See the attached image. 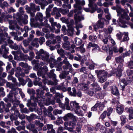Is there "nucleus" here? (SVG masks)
Segmentation results:
<instances>
[{
  "label": "nucleus",
  "mask_w": 133,
  "mask_h": 133,
  "mask_svg": "<svg viewBox=\"0 0 133 133\" xmlns=\"http://www.w3.org/2000/svg\"><path fill=\"white\" fill-rule=\"evenodd\" d=\"M89 4H88V6H91L93 5L94 2L93 0H89Z\"/></svg>",
  "instance_id": "nucleus-61"
},
{
  "label": "nucleus",
  "mask_w": 133,
  "mask_h": 133,
  "mask_svg": "<svg viewBox=\"0 0 133 133\" xmlns=\"http://www.w3.org/2000/svg\"><path fill=\"white\" fill-rule=\"evenodd\" d=\"M128 66L130 69L133 68V61H130L128 65Z\"/></svg>",
  "instance_id": "nucleus-46"
},
{
  "label": "nucleus",
  "mask_w": 133,
  "mask_h": 133,
  "mask_svg": "<svg viewBox=\"0 0 133 133\" xmlns=\"http://www.w3.org/2000/svg\"><path fill=\"white\" fill-rule=\"evenodd\" d=\"M61 85H57L56 87V89L57 90H61L62 87L64 85V83H62L60 84Z\"/></svg>",
  "instance_id": "nucleus-29"
},
{
  "label": "nucleus",
  "mask_w": 133,
  "mask_h": 133,
  "mask_svg": "<svg viewBox=\"0 0 133 133\" xmlns=\"http://www.w3.org/2000/svg\"><path fill=\"white\" fill-rule=\"evenodd\" d=\"M116 36L119 40H121L122 39L123 35L121 32H120V33L117 34L116 35Z\"/></svg>",
  "instance_id": "nucleus-35"
},
{
  "label": "nucleus",
  "mask_w": 133,
  "mask_h": 133,
  "mask_svg": "<svg viewBox=\"0 0 133 133\" xmlns=\"http://www.w3.org/2000/svg\"><path fill=\"white\" fill-rule=\"evenodd\" d=\"M63 19H64L65 23H66L67 24H70V22L69 21V20L67 19H66L64 17H62L61 18V19L62 21V22H63Z\"/></svg>",
  "instance_id": "nucleus-36"
},
{
  "label": "nucleus",
  "mask_w": 133,
  "mask_h": 133,
  "mask_svg": "<svg viewBox=\"0 0 133 133\" xmlns=\"http://www.w3.org/2000/svg\"><path fill=\"white\" fill-rule=\"evenodd\" d=\"M109 82H105L103 86V88L104 89H106V88L109 85Z\"/></svg>",
  "instance_id": "nucleus-48"
},
{
  "label": "nucleus",
  "mask_w": 133,
  "mask_h": 133,
  "mask_svg": "<svg viewBox=\"0 0 133 133\" xmlns=\"http://www.w3.org/2000/svg\"><path fill=\"white\" fill-rule=\"evenodd\" d=\"M71 117H70V119H71V121L69 122V126L73 127L75 125L78 118L77 117L74 116L71 113Z\"/></svg>",
  "instance_id": "nucleus-4"
},
{
  "label": "nucleus",
  "mask_w": 133,
  "mask_h": 133,
  "mask_svg": "<svg viewBox=\"0 0 133 133\" xmlns=\"http://www.w3.org/2000/svg\"><path fill=\"white\" fill-rule=\"evenodd\" d=\"M105 102L104 101V102L101 103V102L99 103V110L101 111H102L104 108L105 107L104 104L105 103Z\"/></svg>",
  "instance_id": "nucleus-26"
},
{
  "label": "nucleus",
  "mask_w": 133,
  "mask_h": 133,
  "mask_svg": "<svg viewBox=\"0 0 133 133\" xmlns=\"http://www.w3.org/2000/svg\"><path fill=\"white\" fill-rule=\"evenodd\" d=\"M125 11V10L121 8L119 9H117L116 11L117 13V16H118L121 15V13L123 12H124Z\"/></svg>",
  "instance_id": "nucleus-27"
},
{
  "label": "nucleus",
  "mask_w": 133,
  "mask_h": 133,
  "mask_svg": "<svg viewBox=\"0 0 133 133\" xmlns=\"http://www.w3.org/2000/svg\"><path fill=\"white\" fill-rule=\"evenodd\" d=\"M122 65L119 64L117 68L112 69L110 74V76L115 75L117 77H120L122 75L123 71Z\"/></svg>",
  "instance_id": "nucleus-2"
},
{
  "label": "nucleus",
  "mask_w": 133,
  "mask_h": 133,
  "mask_svg": "<svg viewBox=\"0 0 133 133\" xmlns=\"http://www.w3.org/2000/svg\"><path fill=\"white\" fill-rule=\"evenodd\" d=\"M125 128L126 129H128L129 130H133V127L131 126L128 124L126 125L125 126Z\"/></svg>",
  "instance_id": "nucleus-43"
},
{
  "label": "nucleus",
  "mask_w": 133,
  "mask_h": 133,
  "mask_svg": "<svg viewBox=\"0 0 133 133\" xmlns=\"http://www.w3.org/2000/svg\"><path fill=\"white\" fill-rule=\"evenodd\" d=\"M75 41L76 44L77 45H79L83 43V40L79 38L76 37L75 40Z\"/></svg>",
  "instance_id": "nucleus-11"
},
{
  "label": "nucleus",
  "mask_w": 133,
  "mask_h": 133,
  "mask_svg": "<svg viewBox=\"0 0 133 133\" xmlns=\"http://www.w3.org/2000/svg\"><path fill=\"white\" fill-rule=\"evenodd\" d=\"M68 30L67 31H70L71 32H73L74 30V29L72 27V25L70 26V25H68Z\"/></svg>",
  "instance_id": "nucleus-44"
},
{
  "label": "nucleus",
  "mask_w": 133,
  "mask_h": 133,
  "mask_svg": "<svg viewBox=\"0 0 133 133\" xmlns=\"http://www.w3.org/2000/svg\"><path fill=\"white\" fill-rule=\"evenodd\" d=\"M65 105H69V99L67 97H66L65 98Z\"/></svg>",
  "instance_id": "nucleus-57"
},
{
  "label": "nucleus",
  "mask_w": 133,
  "mask_h": 133,
  "mask_svg": "<svg viewBox=\"0 0 133 133\" xmlns=\"http://www.w3.org/2000/svg\"><path fill=\"white\" fill-rule=\"evenodd\" d=\"M65 64L68 69L69 68L72 67V65L69 63V61H67L66 63H65Z\"/></svg>",
  "instance_id": "nucleus-60"
},
{
  "label": "nucleus",
  "mask_w": 133,
  "mask_h": 133,
  "mask_svg": "<svg viewBox=\"0 0 133 133\" xmlns=\"http://www.w3.org/2000/svg\"><path fill=\"white\" fill-rule=\"evenodd\" d=\"M126 72L128 76H131L133 74V70H127L126 71Z\"/></svg>",
  "instance_id": "nucleus-31"
},
{
  "label": "nucleus",
  "mask_w": 133,
  "mask_h": 133,
  "mask_svg": "<svg viewBox=\"0 0 133 133\" xmlns=\"http://www.w3.org/2000/svg\"><path fill=\"white\" fill-rule=\"evenodd\" d=\"M42 30L43 32L45 33L49 32V30L47 28H43L42 29Z\"/></svg>",
  "instance_id": "nucleus-63"
},
{
  "label": "nucleus",
  "mask_w": 133,
  "mask_h": 133,
  "mask_svg": "<svg viewBox=\"0 0 133 133\" xmlns=\"http://www.w3.org/2000/svg\"><path fill=\"white\" fill-rule=\"evenodd\" d=\"M34 114L32 113L30 115V116L26 115L25 117L27 120H28L29 122H30L32 120L33 118H34Z\"/></svg>",
  "instance_id": "nucleus-17"
},
{
  "label": "nucleus",
  "mask_w": 133,
  "mask_h": 133,
  "mask_svg": "<svg viewBox=\"0 0 133 133\" xmlns=\"http://www.w3.org/2000/svg\"><path fill=\"white\" fill-rule=\"evenodd\" d=\"M47 128V129L48 130H50V129H52L53 128V126L52 124H48L46 126Z\"/></svg>",
  "instance_id": "nucleus-54"
},
{
  "label": "nucleus",
  "mask_w": 133,
  "mask_h": 133,
  "mask_svg": "<svg viewBox=\"0 0 133 133\" xmlns=\"http://www.w3.org/2000/svg\"><path fill=\"white\" fill-rule=\"evenodd\" d=\"M119 82L124 84V85H127L130 84L132 82L131 78L128 77L126 78H123L119 79Z\"/></svg>",
  "instance_id": "nucleus-6"
},
{
  "label": "nucleus",
  "mask_w": 133,
  "mask_h": 133,
  "mask_svg": "<svg viewBox=\"0 0 133 133\" xmlns=\"http://www.w3.org/2000/svg\"><path fill=\"white\" fill-rule=\"evenodd\" d=\"M0 37L1 40L4 41L5 39V36L3 33H0Z\"/></svg>",
  "instance_id": "nucleus-41"
},
{
  "label": "nucleus",
  "mask_w": 133,
  "mask_h": 133,
  "mask_svg": "<svg viewBox=\"0 0 133 133\" xmlns=\"http://www.w3.org/2000/svg\"><path fill=\"white\" fill-rule=\"evenodd\" d=\"M28 80L29 81L28 83V87H31L33 85V83L31 80L29 78H28Z\"/></svg>",
  "instance_id": "nucleus-32"
},
{
  "label": "nucleus",
  "mask_w": 133,
  "mask_h": 133,
  "mask_svg": "<svg viewBox=\"0 0 133 133\" xmlns=\"http://www.w3.org/2000/svg\"><path fill=\"white\" fill-rule=\"evenodd\" d=\"M116 62L117 63H120L121 64L123 61V60L122 59V57H117L115 58Z\"/></svg>",
  "instance_id": "nucleus-25"
},
{
  "label": "nucleus",
  "mask_w": 133,
  "mask_h": 133,
  "mask_svg": "<svg viewBox=\"0 0 133 133\" xmlns=\"http://www.w3.org/2000/svg\"><path fill=\"white\" fill-rule=\"evenodd\" d=\"M95 46H94V48H93L92 49V51H94L95 50H97L98 51H100V49L99 46H98V44H96V45H95Z\"/></svg>",
  "instance_id": "nucleus-40"
},
{
  "label": "nucleus",
  "mask_w": 133,
  "mask_h": 133,
  "mask_svg": "<svg viewBox=\"0 0 133 133\" xmlns=\"http://www.w3.org/2000/svg\"><path fill=\"white\" fill-rule=\"evenodd\" d=\"M83 10L87 12H90L91 13L89 7V8H83Z\"/></svg>",
  "instance_id": "nucleus-62"
},
{
  "label": "nucleus",
  "mask_w": 133,
  "mask_h": 133,
  "mask_svg": "<svg viewBox=\"0 0 133 133\" xmlns=\"http://www.w3.org/2000/svg\"><path fill=\"white\" fill-rule=\"evenodd\" d=\"M18 81L21 83V85L24 86L26 84V82L25 81L24 79L22 77H19L18 79Z\"/></svg>",
  "instance_id": "nucleus-23"
},
{
  "label": "nucleus",
  "mask_w": 133,
  "mask_h": 133,
  "mask_svg": "<svg viewBox=\"0 0 133 133\" xmlns=\"http://www.w3.org/2000/svg\"><path fill=\"white\" fill-rule=\"evenodd\" d=\"M40 92L39 93L37 91V96H38V95H43L44 94V92L43 90H42L41 91L40 90Z\"/></svg>",
  "instance_id": "nucleus-55"
},
{
  "label": "nucleus",
  "mask_w": 133,
  "mask_h": 133,
  "mask_svg": "<svg viewBox=\"0 0 133 133\" xmlns=\"http://www.w3.org/2000/svg\"><path fill=\"white\" fill-rule=\"evenodd\" d=\"M10 118L11 121L13 122L14 120H16L17 118L13 114H11L10 116Z\"/></svg>",
  "instance_id": "nucleus-28"
},
{
  "label": "nucleus",
  "mask_w": 133,
  "mask_h": 133,
  "mask_svg": "<svg viewBox=\"0 0 133 133\" xmlns=\"http://www.w3.org/2000/svg\"><path fill=\"white\" fill-rule=\"evenodd\" d=\"M93 90L94 91V92L96 94H99V93H97V92H98L101 91V89L99 87H97L93 88Z\"/></svg>",
  "instance_id": "nucleus-24"
},
{
  "label": "nucleus",
  "mask_w": 133,
  "mask_h": 133,
  "mask_svg": "<svg viewBox=\"0 0 133 133\" xmlns=\"http://www.w3.org/2000/svg\"><path fill=\"white\" fill-rule=\"evenodd\" d=\"M48 71V67L46 66L45 65L39 69L37 71V74L38 76H41V75L42 74H47Z\"/></svg>",
  "instance_id": "nucleus-3"
},
{
  "label": "nucleus",
  "mask_w": 133,
  "mask_h": 133,
  "mask_svg": "<svg viewBox=\"0 0 133 133\" xmlns=\"http://www.w3.org/2000/svg\"><path fill=\"white\" fill-rule=\"evenodd\" d=\"M13 94L12 92L11 93V92H10L7 96L8 98H12L13 96Z\"/></svg>",
  "instance_id": "nucleus-58"
},
{
  "label": "nucleus",
  "mask_w": 133,
  "mask_h": 133,
  "mask_svg": "<svg viewBox=\"0 0 133 133\" xmlns=\"http://www.w3.org/2000/svg\"><path fill=\"white\" fill-rule=\"evenodd\" d=\"M113 46V45H112L111 48H110V47H109V54L110 55H111L113 54V50L112 49V47Z\"/></svg>",
  "instance_id": "nucleus-50"
},
{
  "label": "nucleus",
  "mask_w": 133,
  "mask_h": 133,
  "mask_svg": "<svg viewBox=\"0 0 133 133\" xmlns=\"http://www.w3.org/2000/svg\"><path fill=\"white\" fill-rule=\"evenodd\" d=\"M30 77L31 78H37V77L36 76V74L35 73H33L31 74L30 75Z\"/></svg>",
  "instance_id": "nucleus-52"
},
{
  "label": "nucleus",
  "mask_w": 133,
  "mask_h": 133,
  "mask_svg": "<svg viewBox=\"0 0 133 133\" xmlns=\"http://www.w3.org/2000/svg\"><path fill=\"white\" fill-rule=\"evenodd\" d=\"M74 19L76 24H77L79 21L81 20V18H84V17L82 16H78L77 14H75L74 15Z\"/></svg>",
  "instance_id": "nucleus-10"
},
{
  "label": "nucleus",
  "mask_w": 133,
  "mask_h": 133,
  "mask_svg": "<svg viewBox=\"0 0 133 133\" xmlns=\"http://www.w3.org/2000/svg\"><path fill=\"white\" fill-rule=\"evenodd\" d=\"M59 77L61 79H64L65 78L66 76L62 71V74H60L59 75Z\"/></svg>",
  "instance_id": "nucleus-39"
},
{
  "label": "nucleus",
  "mask_w": 133,
  "mask_h": 133,
  "mask_svg": "<svg viewBox=\"0 0 133 133\" xmlns=\"http://www.w3.org/2000/svg\"><path fill=\"white\" fill-rule=\"evenodd\" d=\"M16 10L12 7H11L9 10H8V12L9 14H10L11 12H14Z\"/></svg>",
  "instance_id": "nucleus-42"
},
{
  "label": "nucleus",
  "mask_w": 133,
  "mask_h": 133,
  "mask_svg": "<svg viewBox=\"0 0 133 133\" xmlns=\"http://www.w3.org/2000/svg\"><path fill=\"white\" fill-rule=\"evenodd\" d=\"M96 45V44H92L91 42H89L88 44V46H87V48H90L91 47H94Z\"/></svg>",
  "instance_id": "nucleus-37"
},
{
  "label": "nucleus",
  "mask_w": 133,
  "mask_h": 133,
  "mask_svg": "<svg viewBox=\"0 0 133 133\" xmlns=\"http://www.w3.org/2000/svg\"><path fill=\"white\" fill-rule=\"evenodd\" d=\"M95 72L98 78L99 82L103 83L106 81L108 74L107 72H105L104 70H96Z\"/></svg>",
  "instance_id": "nucleus-1"
},
{
  "label": "nucleus",
  "mask_w": 133,
  "mask_h": 133,
  "mask_svg": "<svg viewBox=\"0 0 133 133\" xmlns=\"http://www.w3.org/2000/svg\"><path fill=\"white\" fill-rule=\"evenodd\" d=\"M18 116L19 118L21 119H24L26 117V116H25V115L23 114L21 115L20 114H19Z\"/></svg>",
  "instance_id": "nucleus-47"
},
{
  "label": "nucleus",
  "mask_w": 133,
  "mask_h": 133,
  "mask_svg": "<svg viewBox=\"0 0 133 133\" xmlns=\"http://www.w3.org/2000/svg\"><path fill=\"white\" fill-rule=\"evenodd\" d=\"M23 43L24 46L25 47L29 45L28 42V41H23Z\"/></svg>",
  "instance_id": "nucleus-64"
},
{
  "label": "nucleus",
  "mask_w": 133,
  "mask_h": 133,
  "mask_svg": "<svg viewBox=\"0 0 133 133\" xmlns=\"http://www.w3.org/2000/svg\"><path fill=\"white\" fill-rule=\"evenodd\" d=\"M125 110L127 113L129 114L133 113V109L132 107L128 108L126 107L125 108Z\"/></svg>",
  "instance_id": "nucleus-18"
},
{
  "label": "nucleus",
  "mask_w": 133,
  "mask_h": 133,
  "mask_svg": "<svg viewBox=\"0 0 133 133\" xmlns=\"http://www.w3.org/2000/svg\"><path fill=\"white\" fill-rule=\"evenodd\" d=\"M35 4L32 3H31L30 4V9H31L34 12H36V9L35 7Z\"/></svg>",
  "instance_id": "nucleus-22"
},
{
  "label": "nucleus",
  "mask_w": 133,
  "mask_h": 133,
  "mask_svg": "<svg viewBox=\"0 0 133 133\" xmlns=\"http://www.w3.org/2000/svg\"><path fill=\"white\" fill-rule=\"evenodd\" d=\"M71 113H69L66 114L63 117L64 120L65 121H67L70 118V117H71Z\"/></svg>",
  "instance_id": "nucleus-15"
},
{
  "label": "nucleus",
  "mask_w": 133,
  "mask_h": 133,
  "mask_svg": "<svg viewBox=\"0 0 133 133\" xmlns=\"http://www.w3.org/2000/svg\"><path fill=\"white\" fill-rule=\"evenodd\" d=\"M96 24L97 27L98 28H102L104 27V22H101L100 20H99L98 21Z\"/></svg>",
  "instance_id": "nucleus-12"
},
{
  "label": "nucleus",
  "mask_w": 133,
  "mask_h": 133,
  "mask_svg": "<svg viewBox=\"0 0 133 133\" xmlns=\"http://www.w3.org/2000/svg\"><path fill=\"white\" fill-rule=\"evenodd\" d=\"M108 112L107 113V115L108 118L110 119V115L111 113H112V111L113 110V109L112 108L110 107L108 109Z\"/></svg>",
  "instance_id": "nucleus-19"
},
{
  "label": "nucleus",
  "mask_w": 133,
  "mask_h": 133,
  "mask_svg": "<svg viewBox=\"0 0 133 133\" xmlns=\"http://www.w3.org/2000/svg\"><path fill=\"white\" fill-rule=\"evenodd\" d=\"M97 37L95 36L90 35L89 36V39L90 41L95 42L97 39Z\"/></svg>",
  "instance_id": "nucleus-21"
},
{
  "label": "nucleus",
  "mask_w": 133,
  "mask_h": 133,
  "mask_svg": "<svg viewBox=\"0 0 133 133\" xmlns=\"http://www.w3.org/2000/svg\"><path fill=\"white\" fill-rule=\"evenodd\" d=\"M116 131L117 133H122V131L121 128H116Z\"/></svg>",
  "instance_id": "nucleus-53"
},
{
  "label": "nucleus",
  "mask_w": 133,
  "mask_h": 133,
  "mask_svg": "<svg viewBox=\"0 0 133 133\" xmlns=\"http://www.w3.org/2000/svg\"><path fill=\"white\" fill-rule=\"evenodd\" d=\"M44 55H45V58H46V61H48V59H49V53L46 52H45V53L44 54Z\"/></svg>",
  "instance_id": "nucleus-56"
},
{
  "label": "nucleus",
  "mask_w": 133,
  "mask_h": 133,
  "mask_svg": "<svg viewBox=\"0 0 133 133\" xmlns=\"http://www.w3.org/2000/svg\"><path fill=\"white\" fill-rule=\"evenodd\" d=\"M88 77L90 79H91V81H95V79L93 76L91 74H89L88 75Z\"/></svg>",
  "instance_id": "nucleus-33"
},
{
  "label": "nucleus",
  "mask_w": 133,
  "mask_h": 133,
  "mask_svg": "<svg viewBox=\"0 0 133 133\" xmlns=\"http://www.w3.org/2000/svg\"><path fill=\"white\" fill-rule=\"evenodd\" d=\"M111 123L113 126H115L117 124V121H113L111 120Z\"/></svg>",
  "instance_id": "nucleus-59"
},
{
  "label": "nucleus",
  "mask_w": 133,
  "mask_h": 133,
  "mask_svg": "<svg viewBox=\"0 0 133 133\" xmlns=\"http://www.w3.org/2000/svg\"><path fill=\"white\" fill-rule=\"evenodd\" d=\"M91 90L88 91L87 93L90 96H93L95 93L94 91H93V89H92Z\"/></svg>",
  "instance_id": "nucleus-38"
},
{
  "label": "nucleus",
  "mask_w": 133,
  "mask_h": 133,
  "mask_svg": "<svg viewBox=\"0 0 133 133\" xmlns=\"http://www.w3.org/2000/svg\"><path fill=\"white\" fill-rule=\"evenodd\" d=\"M25 128V126H18V127H17L16 128V129L18 130L19 131H20L21 130H24Z\"/></svg>",
  "instance_id": "nucleus-45"
},
{
  "label": "nucleus",
  "mask_w": 133,
  "mask_h": 133,
  "mask_svg": "<svg viewBox=\"0 0 133 133\" xmlns=\"http://www.w3.org/2000/svg\"><path fill=\"white\" fill-rule=\"evenodd\" d=\"M73 93L71 92L70 94L72 96L75 97L77 95L76 90V88L75 87H73L72 88Z\"/></svg>",
  "instance_id": "nucleus-20"
},
{
  "label": "nucleus",
  "mask_w": 133,
  "mask_h": 133,
  "mask_svg": "<svg viewBox=\"0 0 133 133\" xmlns=\"http://www.w3.org/2000/svg\"><path fill=\"white\" fill-rule=\"evenodd\" d=\"M124 110V108L123 106L118 105L117 107V112L119 114H121L123 112Z\"/></svg>",
  "instance_id": "nucleus-9"
},
{
  "label": "nucleus",
  "mask_w": 133,
  "mask_h": 133,
  "mask_svg": "<svg viewBox=\"0 0 133 133\" xmlns=\"http://www.w3.org/2000/svg\"><path fill=\"white\" fill-rule=\"evenodd\" d=\"M110 90L111 93L114 95L118 96L120 95L117 87L116 86H111L110 87Z\"/></svg>",
  "instance_id": "nucleus-5"
},
{
  "label": "nucleus",
  "mask_w": 133,
  "mask_h": 133,
  "mask_svg": "<svg viewBox=\"0 0 133 133\" xmlns=\"http://www.w3.org/2000/svg\"><path fill=\"white\" fill-rule=\"evenodd\" d=\"M121 122L120 123L121 126L123 125L127 122V120L128 121L127 119L126 116L124 115H122L120 117Z\"/></svg>",
  "instance_id": "nucleus-8"
},
{
  "label": "nucleus",
  "mask_w": 133,
  "mask_h": 133,
  "mask_svg": "<svg viewBox=\"0 0 133 133\" xmlns=\"http://www.w3.org/2000/svg\"><path fill=\"white\" fill-rule=\"evenodd\" d=\"M63 118V117H60L58 118V120H57L56 122V124L57 125H59L60 124H62L63 122L62 120Z\"/></svg>",
  "instance_id": "nucleus-14"
},
{
  "label": "nucleus",
  "mask_w": 133,
  "mask_h": 133,
  "mask_svg": "<svg viewBox=\"0 0 133 133\" xmlns=\"http://www.w3.org/2000/svg\"><path fill=\"white\" fill-rule=\"evenodd\" d=\"M107 114V111H104L100 115L99 118L101 119L103 121L104 120L106 117Z\"/></svg>",
  "instance_id": "nucleus-16"
},
{
  "label": "nucleus",
  "mask_w": 133,
  "mask_h": 133,
  "mask_svg": "<svg viewBox=\"0 0 133 133\" xmlns=\"http://www.w3.org/2000/svg\"><path fill=\"white\" fill-rule=\"evenodd\" d=\"M94 5L95 6L94 7V6L93 5H92L91 6H89V7L91 9V10H90L91 13H94L96 10L97 8V6L96 4H94Z\"/></svg>",
  "instance_id": "nucleus-13"
},
{
  "label": "nucleus",
  "mask_w": 133,
  "mask_h": 133,
  "mask_svg": "<svg viewBox=\"0 0 133 133\" xmlns=\"http://www.w3.org/2000/svg\"><path fill=\"white\" fill-rule=\"evenodd\" d=\"M64 129H63V128L62 126H60L58 128V130L57 131V133H60V132L59 131H60L61 132H62L63 131Z\"/></svg>",
  "instance_id": "nucleus-49"
},
{
  "label": "nucleus",
  "mask_w": 133,
  "mask_h": 133,
  "mask_svg": "<svg viewBox=\"0 0 133 133\" xmlns=\"http://www.w3.org/2000/svg\"><path fill=\"white\" fill-rule=\"evenodd\" d=\"M70 105L72 108H75L76 110H78L81 108V106L79 105V103H77L75 101L71 102Z\"/></svg>",
  "instance_id": "nucleus-7"
},
{
  "label": "nucleus",
  "mask_w": 133,
  "mask_h": 133,
  "mask_svg": "<svg viewBox=\"0 0 133 133\" xmlns=\"http://www.w3.org/2000/svg\"><path fill=\"white\" fill-rule=\"evenodd\" d=\"M106 128L104 126H101L100 131L102 133H104L106 132Z\"/></svg>",
  "instance_id": "nucleus-34"
},
{
  "label": "nucleus",
  "mask_w": 133,
  "mask_h": 133,
  "mask_svg": "<svg viewBox=\"0 0 133 133\" xmlns=\"http://www.w3.org/2000/svg\"><path fill=\"white\" fill-rule=\"evenodd\" d=\"M29 55L31 58H29L28 59L29 61H30L32 58H33L34 57V53L33 52H31L29 53Z\"/></svg>",
  "instance_id": "nucleus-51"
},
{
  "label": "nucleus",
  "mask_w": 133,
  "mask_h": 133,
  "mask_svg": "<svg viewBox=\"0 0 133 133\" xmlns=\"http://www.w3.org/2000/svg\"><path fill=\"white\" fill-rule=\"evenodd\" d=\"M45 39L44 37H40L39 38V41L40 44L42 45L43 43V42H45Z\"/></svg>",
  "instance_id": "nucleus-30"
}]
</instances>
